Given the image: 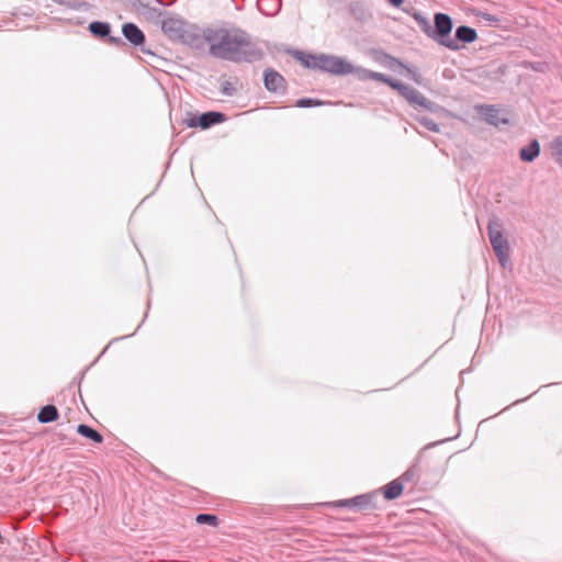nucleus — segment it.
<instances>
[{
    "instance_id": "412c9836",
    "label": "nucleus",
    "mask_w": 562,
    "mask_h": 562,
    "mask_svg": "<svg viewBox=\"0 0 562 562\" xmlns=\"http://www.w3.org/2000/svg\"><path fill=\"white\" fill-rule=\"evenodd\" d=\"M403 483L400 479L393 480L382 487V493L385 499H396L403 493Z\"/></svg>"
},
{
    "instance_id": "f704fd0d",
    "label": "nucleus",
    "mask_w": 562,
    "mask_h": 562,
    "mask_svg": "<svg viewBox=\"0 0 562 562\" xmlns=\"http://www.w3.org/2000/svg\"><path fill=\"white\" fill-rule=\"evenodd\" d=\"M390 4H392L393 7H400L404 0H386Z\"/></svg>"
},
{
    "instance_id": "393cba45",
    "label": "nucleus",
    "mask_w": 562,
    "mask_h": 562,
    "mask_svg": "<svg viewBox=\"0 0 562 562\" xmlns=\"http://www.w3.org/2000/svg\"><path fill=\"white\" fill-rule=\"evenodd\" d=\"M258 9L266 15L276 14L281 8L280 0H258L257 1Z\"/></svg>"
},
{
    "instance_id": "c756f323",
    "label": "nucleus",
    "mask_w": 562,
    "mask_h": 562,
    "mask_svg": "<svg viewBox=\"0 0 562 562\" xmlns=\"http://www.w3.org/2000/svg\"><path fill=\"white\" fill-rule=\"evenodd\" d=\"M419 123L430 132H439V125L430 117L423 116L419 119Z\"/></svg>"
},
{
    "instance_id": "20e7f679",
    "label": "nucleus",
    "mask_w": 562,
    "mask_h": 562,
    "mask_svg": "<svg viewBox=\"0 0 562 562\" xmlns=\"http://www.w3.org/2000/svg\"><path fill=\"white\" fill-rule=\"evenodd\" d=\"M503 225L498 217L494 216L488 221L487 235L492 248L502 267H505L509 260V244L503 236Z\"/></svg>"
},
{
    "instance_id": "aec40b11",
    "label": "nucleus",
    "mask_w": 562,
    "mask_h": 562,
    "mask_svg": "<svg viewBox=\"0 0 562 562\" xmlns=\"http://www.w3.org/2000/svg\"><path fill=\"white\" fill-rule=\"evenodd\" d=\"M540 154V144L532 139L527 146L519 150V158L525 162L533 161Z\"/></svg>"
},
{
    "instance_id": "2f4dec72",
    "label": "nucleus",
    "mask_w": 562,
    "mask_h": 562,
    "mask_svg": "<svg viewBox=\"0 0 562 562\" xmlns=\"http://www.w3.org/2000/svg\"><path fill=\"white\" fill-rule=\"evenodd\" d=\"M353 502H355V497L347 498V499H339V501L329 503L328 505L330 507H347V508H351V509H356L357 510V507L353 505Z\"/></svg>"
},
{
    "instance_id": "2eb2a0df",
    "label": "nucleus",
    "mask_w": 562,
    "mask_h": 562,
    "mask_svg": "<svg viewBox=\"0 0 562 562\" xmlns=\"http://www.w3.org/2000/svg\"><path fill=\"white\" fill-rule=\"evenodd\" d=\"M477 38V33L473 27L467 25H460L456 29L454 37L457 45L473 43Z\"/></svg>"
},
{
    "instance_id": "39448f33",
    "label": "nucleus",
    "mask_w": 562,
    "mask_h": 562,
    "mask_svg": "<svg viewBox=\"0 0 562 562\" xmlns=\"http://www.w3.org/2000/svg\"><path fill=\"white\" fill-rule=\"evenodd\" d=\"M385 85L396 90L398 94L403 97L411 105L420 106L426 110H431L434 105V103L425 95H423L418 90L401 81L394 80L391 77H387Z\"/></svg>"
},
{
    "instance_id": "6e6552de",
    "label": "nucleus",
    "mask_w": 562,
    "mask_h": 562,
    "mask_svg": "<svg viewBox=\"0 0 562 562\" xmlns=\"http://www.w3.org/2000/svg\"><path fill=\"white\" fill-rule=\"evenodd\" d=\"M385 85L396 90L398 94L403 97L411 105L420 106L426 110H431L434 105V103L425 95H423L418 90L401 81L394 80L391 77H387Z\"/></svg>"
},
{
    "instance_id": "dca6fc26",
    "label": "nucleus",
    "mask_w": 562,
    "mask_h": 562,
    "mask_svg": "<svg viewBox=\"0 0 562 562\" xmlns=\"http://www.w3.org/2000/svg\"><path fill=\"white\" fill-rule=\"evenodd\" d=\"M350 74H353L357 77V79H359L361 81H366L369 79L375 80V81H379L382 83H385V81H387L386 75L376 72V71H372V70H369V69H366L362 67L353 66V70Z\"/></svg>"
},
{
    "instance_id": "f03ea898",
    "label": "nucleus",
    "mask_w": 562,
    "mask_h": 562,
    "mask_svg": "<svg viewBox=\"0 0 562 562\" xmlns=\"http://www.w3.org/2000/svg\"><path fill=\"white\" fill-rule=\"evenodd\" d=\"M161 30L171 41L180 42L195 48H199L203 44V38L199 30L179 16L169 15L164 19Z\"/></svg>"
},
{
    "instance_id": "72a5a7b5",
    "label": "nucleus",
    "mask_w": 562,
    "mask_h": 562,
    "mask_svg": "<svg viewBox=\"0 0 562 562\" xmlns=\"http://www.w3.org/2000/svg\"><path fill=\"white\" fill-rule=\"evenodd\" d=\"M198 117H199V116L190 115V117H188V119H186V120H184V123H186L189 127H199V124H198Z\"/></svg>"
},
{
    "instance_id": "7ed1b4c3",
    "label": "nucleus",
    "mask_w": 562,
    "mask_h": 562,
    "mask_svg": "<svg viewBox=\"0 0 562 562\" xmlns=\"http://www.w3.org/2000/svg\"><path fill=\"white\" fill-rule=\"evenodd\" d=\"M452 27V19L448 14L440 12L435 13L429 38L450 50H459L462 45H457L456 41H452L450 36Z\"/></svg>"
},
{
    "instance_id": "473e14b6",
    "label": "nucleus",
    "mask_w": 562,
    "mask_h": 562,
    "mask_svg": "<svg viewBox=\"0 0 562 562\" xmlns=\"http://www.w3.org/2000/svg\"><path fill=\"white\" fill-rule=\"evenodd\" d=\"M221 91L225 95H233L235 93V88L233 87V85L229 81H224L221 85Z\"/></svg>"
},
{
    "instance_id": "a878e982",
    "label": "nucleus",
    "mask_w": 562,
    "mask_h": 562,
    "mask_svg": "<svg viewBox=\"0 0 562 562\" xmlns=\"http://www.w3.org/2000/svg\"><path fill=\"white\" fill-rule=\"evenodd\" d=\"M293 56L305 67V68H308V69H316V65L317 64V58H318V55H313V54H306L304 52H301V50H295L293 53Z\"/></svg>"
},
{
    "instance_id": "cd10ccee",
    "label": "nucleus",
    "mask_w": 562,
    "mask_h": 562,
    "mask_svg": "<svg viewBox=\"0 0 562 562\" xmlns=\"http://www.w3.org/2000/svg\"><path fill=\"white\" fill-rule=\"evenodd\" d=\"M419 29L429 37L431 23L422 13L415 12L413 15Z\"/></svg>"
},
{
    "instance_id": "c85d7f7f",
    "label": "nucleus",
    "mask_w": 562,
    "mask_h": 562,
    "mask_svg": "<svg viewBox=\"0 0 562 562\" xmlns=\"http://www.w3.org/2000/svg\"><path fill=\"white\" fill-rule=\"evenodd\" d=\"M551 148L558 164L562 165V136L554 138Z\"/></svg>"
},
{
    "instance_id": "0eeeda50",
    "label": "nucleus",
    "mask_w": 562,
    "mask_h": 562,
    "mask_svg": "<svg viewBox=\"0 0 562 562\" xmlns=\"http://www.w3.org/2000/svg\"><path fill=\"white\" fill-rule=\"evenodd\" d=\"M385 85L396 90L398 94L403 97L411 105L420 106L426 110H431L434 105V103L425 95H423L418 90L401 81L394 80L391 77H387Z\"/></svg>"
},
{
    "instance_id": "7c9ffc66",
    "label": "nucleus",
    "mask_w": 562,
    "mask_h": 562,
    "mask_svg": "<svg viewBox=\"0 0 562 562\" xmlns=\"http://www.w3.org/2000/svg\"><path fill=\"white\" fill-rule=\"evenodd\" d=\"M322 104H323L322 101L311 99V98H302L296 101L295 105L297 108H311V106H317V105H322Z\"/></svg>"
},
{
    "instance_id": "9b49d317",
    "label": "nucleus",
    "mask_w": 562,
    "mask_h": 562,
    "mask_svg": "<svg viewBox=\"0 0 562 562\" xmlns=\"http://www.w3.org/2000/svg\"><path fill=\"white\" fill-rule=\"evenodd\" d=\"M122 34L124 38L134 47H140L142 52L150 53L149 50L143 48V45L146 42V36L145 33L135 23H124L122 25Z\"/></svg>"
},
{
    "instance_id": "423d86ee",
    "label": "nucleus",
    "mask_w": 562,
    "mask_h": 562,
    "mask_svg": "<svg viewBox=\"0 0 562 562\" xmlns=\"http://www.w3.org/2000/svg\"><path fill=\"white\" fill-rule=\"evenodd\" d=\"M385 85L396 90L398 94L403 97L411 105L420 106L426 110H431L434 105V103L425 95H423L418 90L401 81L394 80L391 77H387Z\"/></svg>"
},
{
    "instance_id": "bb28decb",
    "label": "nucleus",
    "mask_w": 562,
    "mask_h": 562,
    "mask_svg": "<svg viewBox=\"0 0 562 562\" xmlns=\"http://www.w3.org/2000/svg\"><path fill=\"white\" fill-rule=\"evenodd\" d=\"M195 521L200 525H210L213 527H217L220 524L218 517L213 514H199L195 517Z\"/></svg>"
},
{
    "instance_id": "ddd939ff",
    "label": "nucleus",
    "mask_w": 562,
    "mask_h": 562,
    "mask_svg": "<svg viewBox=\"0 0 562 562\" xmlns=\"http://www.w3.org/2000/svg\"><path fill=\"white\" fill-rule=\"evenodd\" d=\"M226 120V115L222 112L209 111L202 113L198 117L199 127L202 130H206L213 125L220 124Z\"/></svg>"
},
{
    "instance_id": "f3484780",
    "label": "nucleus",
    "mask_w": 562,
    "mask_h": 562,
    "mask_svg": "<svg viewBox=\"0 0 562 562\" xmlns=\"http://www.w3.org/2000/svg\"><path fill=\"white\" fill-rule=\"evenodd\" d=\"M151 0H133V5L147 19L153 20L162 15V11L150 7Z\"/></svg>"
},
{
    "instance_id": "5701e85b",
    "label": "nucleus",
    "mask_w": 562,
    "mask_h": 562,
    "mask_svg": "<svg viewBox=\"0 0 562 562\" xmlns=\"http://www.w3.org/2000/svg\"><path fill=\"white\" fill-rule=\"evenodd\" d=\"M385 57L389 59V67L391 69H394L395 66L404 68L407 74L411 76L412 80H414L416 83H422V76L412 67H408L404 65L398 58L393 57L391 55H385Z\"/></svg>"
},
{
    "instance_id": "4be33fe9",
    "label": "nucleus",
    "mask_w": 562,
    "mask_h": 562,
    "mask_svg": "<svg viewBox=\"0 0 562 562\" xmlns=\"http://www.w3.org/2000/svg\"><path fill=\"white\" fill-rule=\"evenodd\" d=\"M59 417L58 409L55 405L48 404L41 408L37 414V420L42 424H47L57 420Z\"/></svg>"
},
{
    "instance_id": "4468645a",
    "label": "nucleus",
    "mask_w": 562,
    "mask_h": 562,
    "mask_svg": "<svg viewBox=\"0 0 562 562\" xmlns=\"http://www.w3.org/2000/svg\"><path fill=\"white\" fill-rule=\"evenodd\" d=\"M376 497L378 492H371L367 494H361L358 496H355L353 505L357 507V510H370V509H376Z\"/></svg>"
},
{
    "instance_id": "f257e3e1",
    "label": "nucleus",
    "mask_w": 562,
    "mask_h": 562,
    "mask_svg": "<svg viewBox=\"0 0 562 562\" xmlns=\"http://www.w3.org/2000/svg\"><path fill=\"white\" fill-rule=\"evenodd\" d=\"M211 56L233 63H255L265 56L260 43L238 27H209L203 32Z\"/></svg>"
},
{
    "instance_id": "a211bd4d",
    "label": "nucleus",
    "mask_w": 562,
    "mask_h": 562,
    "mask_svg": "<svg viewBox=\"0 0 562 562\" xmlns=\"http://www.w3.org/2000/svg\"><path fill=\"white\" fill-rule=\"evenodd\" d=\"M482 114L484 120L494 126H499L502 124H508V120L505 117H501V112L494 105H486L482 108Z\"/></svg>"
},
{
    "instance_id": "1a4fd4ad",
    "label": "nucleus",
    "mask_w": 562,
    "mask_h": 562,
    "mask_svg": "<svg viewBox=\"0 0 562 562\" xmlns=\"http://www.w3.org/2000/svg\"><path fill=\"white\" fill-rule=\"evenodd\" d=\"M315 65L318 70L338 76L348 75L353 70V65L348 60L334 55L319 54Z\"/></svg>"
},
{
    "instance_id": "f8f14e48",
    "label": "nucleus",
    "mask_w": 562,
    "mask_h": 562,
    "mask_svg": "<svg viewBox=\"0 0 562 562\" xmlns=\"http://www.w3.org/2000/svg\"><path fill=\"white\" fill-rule=\"evenodd\" d=\"M263 83L266 89L270 92L283 93L286 90V81L284 77L272 68L265 70Z\"/></svg>"
},
{
    "instance_id": "6ab92c4d",
    "label": "nucleus",
    "mask_w": 562,
    "mask_h": 562,
    "mask_svg": "<svg viewBox=\"0 0 562 562\" xmlns=\"http://www.w3.org/2000/svg\"><path fill=\"white\" fill-rule=\"evenodd\" d=\"M424 464L422 460H418L414 463L409 469H407L401 477H398L402 482H412L418 483L422 481Z\"/></svg>"
},
{
    "instance_id": "b1692460",
    "label": "nucleus",
    "mask_w": 562,
    "mask_h": 562,
    "mask_svg": "<svg viewBox=\"0 0 562 562\" xmlns=\"http://www.w3.org/2000/svg\"><path fill=\"white\" fill-rule=\"evenodd\" d=\"M77 432L79 435H81L82 437L92 440L95 443L103 442V436L98 430L90 427L89 425H86V424L78 425Z\"/></svg>"
},
{
    "instance_id": "9d476101",
    "label": "nucleus",
    "mask_w": 562,
    "mask_h": 562,
    "mask_svg": "<svg viewBox=\"0 0 562 562\" xmlns=\"http://www.w3.org/2000/svg\"><path fill=\"white\" fill-rule=\"evenodd\" d=\"M88 30L94 37L103 40L111 46L123 47L125 45L122 37L111 36V25L108 22L93 21L89 24Z\"/></svg>"
}]
</instances>
